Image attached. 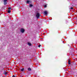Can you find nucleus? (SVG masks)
<instances>
[{"instance_id":"1","label":"nucleus","mask_w":77,"mask_h":77,"mask_svg":"<svg viewBox=\"0 0 77 77\" xmlns=\"http://www.w3.org/2000/svg\"><path fill=\"white\" fill-rule=\"evenodd\" d=\"M40 16L41 15H40L39 13H37L36 15V17L37 19H40Z\"/></svg>"},{"instance_id":"2","label":"nucleus","mask_w":77,"mask_h":77,"mask_svg":"<svg viewBox=\"0 0 77 77\" xmlns=\"http://www.w3.org/2000/svg\"><path fill=\"white\" fill-rule=\"evenodd\" d=\"M7 1H8V0H4V5H6L7 4Z\"/></svg>"},{"instance_id":"3","label":"nucleus","mask_w":77,"mask_h":77,"mask_svg":"<svg viewBox=\"0 0 77 77\" xmlns=\"http://www.w3.org/2000/svg\"><path fill=\"white\" fill-rule=\"evenodd\" d=\"M25 31V30L24 29H23V28H22L20 29V31L21 33H24V31Z\"/></svg>"},{"instance_id":"4","label":"nucleus","mask_w":77,"mask_h":77,"mask_svg":"<svg viewBox=\"0 0 77 77\" xmlns=\"http://www.w3.org/2000/svg\"><path fill=\"white\" fill-rule=\"evenodd\" d=\"M71 68H70V69H71V71H72V70H74V69H75V68L74 69V68H73V66H71Z\"/></svg>"},{"instance_id":"5","label":"nucleus","mask_w":77,"mask_h":77,"mask_svg":"<svg viewBox=\"0 0 77 77\" xmlns=\"http://www.w3.org/2000/svg\"><path fill=\"white\" fill-rule=\"evenodd\" d=\"M29 3H31V2L30 1L27 0L26 2V4H29Z\"/></svg>"},{"instance_id":"6","label":"nucleus","mask_w":77,"mask_h":77,"mask_svg":"<svg viewBox=\"0 0 77 77\" xmlns=\"http://www.w3.org/2000/svg\"><path fill=\"white\" fill-rule=\"evenodd\" d=\"M47 13H48L47 11H46L44 12V14L45 15H47Z\"/></svg>"},{"instance_id":"7","label":"nucleus","mask_w":77,"mask_h":77,"mask_svg":"<svg viewBox=\"0 0 77 77\" xmlns=\"http://www.w3.org/2000/svg\"><path fill=\"white\" fill-rule=\"evenodd\" d=\"M28 44L29 45V46H31L32 45V44H31V43H30V42H28Z\"/></svg>"},{"instance_id":"8","label":"nucleus","mask_w":77,"mask_h":77,"mask_svg":"<svg viewBox=\"0 0 77 77\" xmlns=\"http://www.w3.org/2000/svg\"><path fill=\"white\" fill-rule=\"evenodd\" d=\"M72 49H71V48H70V49H69V52H72Z\"/></svg>"},{"instance_id":"9","label":"nucleus","mask_w":77,"mask_h":77,"mask_svg":"<svg viewBox=\"0 0 77 77\" xmlns=\"http://www.w3.org/2000/svg\"><path fill=\"white\" fill-rule=\"evenodd\" d=\"M68 63L69 65H71V63L70 62V60H69V61L68 62Z\"/></svg>"},{"instance_id":"10","label":"nucleus","mask_w":77,"mask_h":77,"mask_svg":"<svg viewBox=\"0 0 77 77\" xmlns=\"http://www.w3.org/2000/svg\"><path fill=\"white\" fill-rule=\"evenodd\" d=\"M4 74H5V75H7V74H8V72H6V71H5Z\"/></svg>"},{"instance_id":"11","label":"nucleus","mask_w":77,"mask_h":77,"mask_svg":"<svg viewBox=\"0 0 77 77\" xmlns=\"http://www.w3.org/2000/svg\"><path fill=\"white\" fill-rule=\"evenodd\" d=\"M28 71H31L32 70V69H31V68H29L28 69Z\"/></svg>"},{"instance_id":"12","label":"nucleus","mask_w":77,"mask_h":77,"mask_svg":"<svg viewBox=\"0 0 77 77\" xmlns=\"http://www.w3.org/2000/svg\"><path fill=\"white\" fill-rule=\"evenodd\" d=\"M11 10H9L8 11V13H11Z\"/></svg>"},{"instance_id":"13","label":"nucleus","mask_w":77,"mask_h":77,"mask_svg":"<svg viewBox=\"0 0 77 77\" xmlns=\"http://www.w3.org/2000/svg\"><path fill=\"white\" fill-rule=\"evenodd\" d=\"M24 68H23L22 69H21V71H24Z\"/></svg>"},{"instance_id":"14","label":"nucleus","mask_w":77,"mask_h":77,"mask_svg":"<svg viewBox=\"0 0 77 77\" xmlns=\"http://www.w3.org/2000/svg\"><path fill=\"white\" fill-rule=\"evenodd\" d=\"M12 9H11V8L9 7V8H8V10H11Z\"/></svg>"},{"instance_id":"15","label":"nucleus","mask_w":77,"mask_h":77,"mask_svg":"<svg viewBox=\"0 0 77 77\" xmlns=\"http://www.w3.org/2000/svg\"><path fill=\"white\" fill-rule=\"evenodd\" d=\"M30 7H32V6H33V5L30 4Z\"/></svg>"},{"instance_id":"16","label":"nucleus","mask_w":77,"mask_h":77,"mask_svg":"<svg viewBox=\"0 0 77 77\" xmlns=\"http://www.w3.org/2000/svg\"><path fill=\"white\" fill-rule=\"evenodd\" d=\"M38 47L39 48H40L41 47V45H39L38 46Z\"/></svg>"},{"instance_id":"17","label":"nucleus","mask_w":77,"mask_h":77,"mask_svg":"<svg viewBox=\"0 0 77 77\" xmlns=\"http://www.w3.org/2000/svg\"><path fill=\"white\" fill-rule=\"evenodd\" d=\"M74 8L72 7H71L70 9H73Z\"/></svg>"},{"instance_id":"18","label":"nucleus","mask_w":77,"mask_h":77,"mask_svg":"<svg viewBox=\"0 0 77 77\" xmlns=\"http://www.w3.org/2000/svg\"><path fill=\"white\" fill-rule=\"evenodd\" d=\"M45 8H46L47 7V5H44Z\"/></svg>"},{"instance_id":"19","label":"nucleus","mask_w":77,"mask_h":77,"mask_svg":"<svg viewBox=\"0 0 77 77\" xmlns=\"http://www.w3.org/2000/svg\"><path fill=\"white\" fill-rule=\"evenodd\" d=\"M12 77H15V76L14 75H13Z\"/></svg>"}]
</instances>
